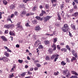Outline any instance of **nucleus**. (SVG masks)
<instances>
[{"instance_id":"nucleus-37","label":"nucleus","mask_w":78,"mask_h":78,"mask_svg":"<svg viewBox=\"0 0 78 78\" xmlns=\"http://www.w3.org/2000/svg\"><path fill=\"white\" fill-rule=\"evenodd\" d=\"M14 27V25L13 24H10V28H12Z\"/></svg>"},{"instance_id":"nucleus-13","label":"nucleus","mask_w":78,"mask_h":78,"mask_svg":"<svg viewBox=\"0 0 78 78\" xmlns=\"http://www.w3.org/2000/svg\"><path fill=\"white\" fill-rule=\"evenodd\" d=\"M64 2H62V4L61 5L60 8L61 10H63V8H64Z\"/></svg>"},{"instance_id":"nucleus-15","label":"nucleus","mask_w":78,"mask_h":78,"mask_svg":"<svg viewBox=\"0 0 78 78\" xmlns=\"http://www.w3.org/2000/svg\"><path fill=\"white\" fill-rule=\"evenodd\" d=\"M71 73L73 75H76L77 76H78V74L75 71H71Z\"/></svg>"},{"instance_id":"nucleus-1","label":"nucleus","mask_w":78,"mask_h":78,"mask_svg":"<svg viewBox=\"0 0 78 78\" xmlns=\"http://www.w3.org/2000/svg\"><path fill=\"white\" fill-rule=\"evenodd\" d=\"M61 29L64 33L67 32V31L69 30V26H68V24H65Z\"/></svg>"},{"instance_id":"nucleus-62","label":"nucleus","mask_w":78,"mask_h":78,"mask_svg":"<svg viewBox=\"0 0 78 78\" xmlns=\"http://www.w3.org/2000/svg\"><path fill=\"white\" fill-rule=\"evenodd\" d=\"M69 36H70V37H72V34L70 33V32H69Z\"/></svg>"},{"instance_id":"nucleus-60","label":"nucleus","mask_w":78,"mask_h":78,"mask_svg":"<svg viewBox=\"0 0 78 78\" xmlns=\"http://www.w3.org/2000/svg\"><path fill=\"white\" fill-rule=\"evenodd\" d=\"M73 7H74V9H76V8H77V6L76 5H73Z\"/></svg>"},{"instance_id":"nucleus-16","label":"nucleus","mask_w":78,"mask_h":78,"mask_svg":"<svg viewBox=\"0 0 78 78\" xmlns=\"http://www.w3.org/2000/svg\"><path fill=\"white\" fill-rule=\"evenodd\" d=\"M10 8L11 9H14V8H15V6H14V5H12L10 6Z\"/></svg>"},{"instance_id":"nucleus-34","label":"nucleus","mask_w":78,"mask_h":78,"mask_svg":"<svg viewBox=\"0 0 78 78\" xmlns=\"http://www.w3.org/2000/svg\"><path fill=\"white\" fill-rule=\"evenodd\" d=\"M37 9V5H35L33 7L34 11H36Z\"/></svg>"},{"instance_id":"nucleus-9","label":"nucleus","mask_w":78,"mask_h":78,"mask_svg":"<svg viewBox=\"0 0 78 78\" xmlns=\"http://www.w3.org/2000/svg\"><path fill=\"white\" fill-rule=\"evenodd\" d=\"M71 28L73 30H76V28H75V26L74 25V24H72L71 25Z\"/></svg>"},{"instance_id":"nucleus-50","label":"nucleus","mask_w":78,"mask_h":78,"mask_svg":"<svg viewBox=\"0 0 78 78\" xmlns=\"http://www.w3.org/2000/svg\"><path fill=\"white\" fill-rule=\"evenodd\" d=\"M73 1L76 3V4H78V0H73Z\"/></svg>"},{"instance_id":"nucleus-4","label":"nucleus","mask_w":78,"mask_h":78,"mask_svg":"<svg viewBox=\"0 0 78 78\" xmlns=\"http://www.w3.org/2000/svg\"><path fill=\"white\" fill-rule=\"evenodd\" d=\"M51 47L53 48H54L53 49V50H54V51H55V50H56V45L55 43H53V44L51 45Z\"/></svg>"},{"instance_id":"nucleus-27","label":"nucleus","mask_w":78,"mask_h":78,"mask_svg":"<svg viewBox=\"0 0 78 78\" xmlns=\"http://www.w3.org/2000/svg\"><path fill=\"white\" fill-rule=\"evenodd\" d=\"M32 23L33 24H37V21L36 20H34L32 21Z\"/></svg>"},{"instance_id":"nucleus-38","label":"nucleus","mask_w":78,"mask_h":78,"mask_svg":"<svg viewBox=\"0 0 78 78\" xmlns=\"http://www.w3.org/2000/svg\"><path fill=\"white\" fill-rule=\"evenodd\" d=\"M57 48L58 50H60V49H61V47L59 46V45H57Z\"/></svg>"},{"instance_id":"nucleus-7","label":"nucleus","mask_w":78,"mask_h":78,"mask_svg":"<svg viewBox=\"0 0 78 78\" xmlns=\"http://www.w3.org/2000/svg\"><path fill=\"white\" fill-rule=\"evenodd\" d=\"M3 60L4 62H8V58L5 57H3Z\"/></svg>"},{"instance_id":"nucleus-64","label":"nucleus","mask_w":78,"mask_h":78,"mask_svg":"<svg viewBox=\"0 0 78 78\" xmlns=\"http://www.w3.org/2000/svg\"><path fill=\"white\" fill-rule=\"evenodd\" d=\"M14 76V75H10L9 76V78H12V77H13Z\"/></svg>"},{"instance_id":"nucleus-32","label":"nucleus","mask_w":78,"mask_h":78,"mask_svg":"<svg viewBox=\"0 0 78 78\" xmlns=\"http://www.w3.org/2000/svg\"><path fill=\"white\" fill-rule=\"evenodd\" d=\"M67 72H68V69H66V70H63V73H64V74H66Z\"/></svg>"},{"instance_id":"nucleus-49","label":"nucleus","mask_w":78,"mask_h":78,"mask_svg":"<svg viewBox=\"0 0 78 78\" xmlns=\"http://www.w3.org/2000/svg\"><path fill=\"white\" fill-rule=\"evenodd\" d=\"M37 67H41V64L38 63L37 64Z\"/></svg>"},{"instance_id":"nucleus-26","label":"nucleus","mask_w":78,"mask_h":78,"mask_svg":"<svg viewBox=\"0 0 78 78\" xmlns=\"http://www.w3.org/2000/svg\"><path fill=\"white\" fill-rule=\"evenodd\" d=\"M45 8L46 9H49V5H48V4H46L45 5Z\"/></svg>"},{"instance_id":"nucleus-28","label":"nucleus","mask_w":78,"mask_h":78,"mask_svg":"<svg viewBox=\"0 0 78 78\" xmlns=\"http://www.w3.org/2000/svg\"><path fill=\"white\" fill-rule=\"evenodd\" d=\"M64 14H65V13H64V12L63 11H62V13H61V15L62 16V17H64Z\"/></svg>"},{"instance_id":"nucleus-22","label":"nucleus","mask_w":78,"mask_h":78,"mask_svg":"<svg viewBox=\"0 0 78 78\" xmlns=\"http://www.w3.org/2000/svg\"><path fill=\"white\" fill-rule=\"evenodd\" d=\"M57 41L58 38H55L54 39V41H53V42H54V43L55 44L57 42Z\"/></svg>"},{"instance_id":"nucleus-6","label":"nucleus","mask_w":78,"mask_h":78,"mask_svg":"<svg viewBox=\"0 0 78 78\" xmlns=\"http://www.w3.org/2000/svg\"><path fill=\"white\" fill-rule=\"evenodd\" d=\"M1 38L3 41H8L5 36H1Z\"/></svg>"},{"instance_id":"nucleus-58","label":"nucleus","mask_w":78,"mask_h":78,"mask_svg":"<svg viewBox=\"0 0 78 78\" xmlns=\"http://www.w3.org/2000/svg\"><path fill=\"white\" fill-rule=\"evenodd\" d=\"M7 20H9V21H10V22H12V21H11V20L9 18H9L7 19Z\"/></svg>"},{"instance_id":"nucleus-31","label":"nucleus","mask_w":78,"mask_h":78,"mask_svg":"<svg viewBox=\"0 0 78 78\" xmlns=\"http://www.w3.org/2000/svg\"><path fill=\"white\" fill-rule=\"evenodd\" d=\"M27 13V12L26 11L24 10L23 12H22V14L23 15H25V14Z\"/></svg>"},{"instance_id":"nucleus-20","label":"nucleus","mask_w":78,"mask_h":78,"mask_svg":"<svg viewBox=\"0 0 78 78\" xmlns=\"http://www.w3.org/2000/svg\"><path fill=\"white\" fill-rule=\"evenodd\" d=\"M9 34H10L11 36V35H12V36H15V34H14V33L12 31H10L9 32Z\"/></svg>"},{"instance_id":"nucleus-17","label":"nucleus","mask_w":78,"mask_h":78,"mask_svg":"<svg viewBox=\"0 0 78 78\" xmlns=\"http://www.w3.org/2000/svg\"><path fill=\"white\" fill-rule=\"evenodd\" d=\"M44 43L46 45H48V44H50V41L46 40L44 41Z\"/></svg>"},{"instance_id":"nucleus-51","label":"nucleus","mask_w":78,"mask_h":78,"mask_svg":"<svg viewBox=\"0 0 78 78\" xmlns=\"http://www.w3.org/2000/svg\"><path fill=\"white\" fill-rule=\"evenodd\" d=\"M34 63H36V62H39V61L38 60H36L34 61Z\"/></svg>"},{"instance_id":"nucleus-46","label":"nucleus","mask_w":78,"mask_h":78,"mask_svg":"<svg viewBox=\"0 0 78 78\" xmlns=\"http://www.w3.org/2000/svg\"><path fill=\"white\" fill-rule=\"evenodd\" d=\"M66 61L68 62H70V61L69 60V59L68 58H66Z\"/></svg>"},{"instance_id":"nucleus-21","label":"nucleus","mask_w":78,"mask_h":78,"mask_svg":"<svg viewBox=\"0 0 78 78\" xmlns=\"http://www.w3.org/2000/svg\"><path fill=\"white\" fill-rule=\"evenodd\" d=\"M38 48L39 49H44V47L42 45H39L38 47Z\"/></svg>"},{"instance_id":"nucleus-52","label":"nucleus","mask_w":78,"mask_h":78,"mask_svg":"<svg viewBox=\"0 0 78 78\" xmlns=\"http://www.w3.org/2000/svg\"><path fill=\"white\" fill-rule=\"evenodd\" d=\"M63 49V51H64V52H67V49L64 48Z\"/></svg>"},{"instance_id":"nucleus-33","label":"nucleus","mask_w":78,"mask_h":78,"mask_svg":"<svg viewBox=\"0 0 78 78\" xmlns=\"http://www.w3.org/2000/svg\"><path fill=\"white\" fill-rule=\"evenodd\" d=\"M76 57H73V58L71 59V62H73V60H76Z\"/></svg>"},{"instance_id":"nucleus-45","label":"nucleus","mask_w":78,"mask_h":78,"mask_svg":"<svg viewBox=\"0 0 78 78\" xmlns=\"http://www.w3.org/2000/svg\"><path fill=\"white\" fill-rule=\"evenodd\" d=\"M18 12H14V15L15 16H17L18 15Z\"/></svg>"},{"instance_id":"nucleus-39","label":"nucleus","mask_w":78,"mask_h":78,"mask_svg":"<svg viewBox=\"0 0 78 78\" xmlns=\"http://www.w3.org/2000/svg\"><path fill=\"white\" fill-rule=\"evenodd\" d=\"M73 55V56H75V57H76V58H78V55H77V53H76V52L75 53H74Z\"/></svg>"},{"instance_id":"nucleus-43","label":"nucleus","mask_w":78,"mask_h":78,"mask_svg":"<svg viewBox=\"0 0 78 78\" xmlns=\"http://www.w3.org/2000/svg\"><path fill=\"white\" fill-rule=\"evenodd\" d=\"M71 51L72 52V54L73 55L74 54H75V50H72Z\"/></svg>"},{"instance_id":"nucleus-61","label":"nucleus","mask_w":78,"mask_h":78,"mask_svg":"<svg viewBox=\"0 0 78 78\" xmlns=\"http://www.w3.org/2000/svg\"><path fill=\"white\" fill-rule=\"evenodd\" d=\"M8 30H5V34H8Z\"/></svg>"},{"instance_id":"nucleus-48","label":"nucleus","mask_w":78,"mask_h":78,"mask_svg":"<svg viewBox=\"0 0 78 78\" xmlns=\"http://www.w3.org/2000/svg\"><path fill=\"white\" fill-rule=\"evenodd\" d=\"M41 12L44 14H45V13H46V12L45 11L42 10L41 11Z\"/></svg>"},{"instance_id":"nucleus-54","label":"nucleus","mask_w":78,"mask_h":78,"mask_svg":"<svg viewBox=\"0 0 78 78\" xmlns=\"http://www.w3.org/2000/svg\"><path fill=\"white\" fill-rule=\"evenodd\" d=\"M14 16H14V14H11V15L10 16V17L11 18H12V17H14Z\"/></svg>"},{"instance_id":"nucleus-18","label":"nucleus","mask_w":78,"mask_h":78,"mask_svg":"<svg viewBox=\"0 0 78 78\" xmlns=\"http://www.w3.org/2000/svg\"><path fill=\"white\" fill-rule=\"evenodd\" d=\"M66 48L70 52L71 51V49H70V46L68 45H67L66 46Z\"/></svg>"},{"instance_id":"nucleus-23","label":"nucleus","mask_w":78,"mask_h":78,"mask_svg":"<svg viewBox=\"0 0 78 78\" xmlns=\"http://www.w3.org/2000/svg\"><path fill=\"white\" fill-rule=\"evenodd\" d=\"M61 64L62 66H65V65L66 64V63L64 61H62L61 62Z\"/></svg>"},{"instance_id":"nucleus-41","label":"nucleus","mask_w":78,"mask_h":78,"mask_svg":"<svg viewBox=\"0 0 78 78\" xmlns=\"http://www.w3.org/2000/svg\"><path fill=\"white\" fill-rule=\"evenodd\" d=\"M50 59V57L48 56H47L46 57V60H49Z\"/></svg>"},{"instance_id":"nucleus-24","label":"nucleus","mask_w":78,"mask_h":78,"mask_svg":"<svg viewBox=\"0 0 78 78\" xmlns=\"http://www.w3.org/2000/svg\"><path fill=\"white\" fill-rule=\"evenodd\" d=\"M3 3L4 4V5H6L8 4V2L6 0H4L3 1Z\"/></svg>"},{"instance_id":"nucleus-40","label":"nucleus","mask_w":78,"mask_h":78,"mask_svg":"<svg viewBox=\"0 0 78 78\" xmlns=\"http://www.w3.org/2000/svg\"><path fill=\"white\" fill-rule=\"evenodd\" d=\"M26 74V73L24 72V73H23L22 74H21V76H24Z\"/></svg>"},{"instance_id":"nucleus-19","label":"nucleus","mask_w":78,"mask_h":78,"mask_svg":"<svg viewBox=\"0 0 78 78\" xmlns=\"http://www.w3.org/2000/svg\"><path fill=\"white\" fill-rule=\"evenodd\" d=\"M70 75V72H69V71H68L67 73V74L66 75V78H69Z\"/></svg>"},{"instance_id":"nucleus-42","label":"nucleus","mask_w":78,"mask_h":78,"mask_svg":"<svg viewBox=\"0 0 78 78\" xmlns=\"http://www.w3.org/2000/svg\"><path fill=\"white\" fill-rule=\"evenodd\" d=\"M73 11V9H70L69 11V12L70 13H72Z\"/></svg>"},{"instance_id":"nucleus-10","label":"nucleus","mask_w":78,"mask_h":78,"mask_svg":"<svg viewBox=\"0 0 78 78\" xmlns=\"http://www.w3.org/2000/svg\"><path fill=\"white\" fill-rule=\"evenodd\" d=\"M36 19L38 20L42 21L43 20V18H41L40 16H36Z\"/></svg>"},{"instance_id":"nucleus-59","label":"nucleus","mask_w":78,"mask_h":78,"mask_svg":"<svg viewBox=\"0 0 78 78\" xmlns=\"http://www.w3.org/2000/svg\"><path fill=\"white\" fill-rule=\"evenodd\" d=\"M38 70V68L37 67H35L34 68V70H35V71L36 70Z\"/></svg>"},{"instance_id":"nucleus-25","label":"nucleus","mask_w":78,"mask_h":78,"mask_svg":"<svg viewBox=\"0 0 78 78\" xmlns=\"http://www.w3.org/2000/svg\"><path fill=\"white\" fill-rule=\"evenodd\" d=\"M57 16L58 18V20H61V17L60 16V15L59 14H58L57 15Z\"/></svg>"},{"instance_id":"nucleus-55","label":"nucleus","mask_w":78,"mask_h":78,"mask_svg":"<svg viewBox=\"0 0 78 78\" xmlns=\"http://www.w3.org/2000/svg\"><path fill=\"white\" fill-rule=\"evenodd\" d=\"M28 1H29V0H23V2H24L26 3L27 2H28Z\"/></svg>"},{"instance_id":"nucleus-3","label":"nucleus","mask_w":78,"mask_h":78,"mask_svg":"<svg viewBox=\"0 0 78 78\" xmlns=\"http://www.w3.org/2000/svg\"><path fill=\"white\" fill-rule=\"evenodd\" d=\"M39 44H41V42L39 40H38L35 43L34 46L37 47L39 45Z\"/></svg>"},{"instance_id":"nucleus-63","label":"nucleus","mask_w":78,"mask_h":78,"mask_svg":"<svg viewBox=\"0 0 78 78\" xmlns=\"http://www.w3.org/2000/svg\"><path fill=\"white\" fill-rule=\"evenodd\" d=\"M60 45H64V43H61Z\"/></svg>"},{"instance_id":"nucleus-8","label":"nucleus","mask_w":78,"mask_h":78,"mask_svg":"<svg viewBox=\"0 0 78 78\" xmlns=\"http://www.w3.org/2000/svg\"><path fill=\"white\" fill-rule=\"evenodd\" d=\"M35 30L36 31H39V30H41V29L40 28L39 26H37L35 27Z\"/></svg>"},{"instance_id":"nucleus-47","label":"nucleus","mask_w":78,"mask_h":78,"mask_svg":"<svg viewBox=\"0 0 78 78\" xmlns=\"http://www.w3.org/2000/svg\"><path fill=\"white\" fill-rule=\"evenodd\" d=\"M58 73H59V72L58 71L57 72V73L55 72L54 73V74L55 76L58 75Z\"/></svg>"},{"instance_id":"nucleus-57","label":"nucleus","mask_w":78,"mask_h":78,"mask_svg":"<svg viewBox=\"0 0 78 78\" xmlns=\"http://www.w3.org/2000/svg\"><path fill=\"white\" fill-rule=\"evenodd\" d=\"M56 5H57V4H54V3L52 4V6H53V7H55V6H56Z\"/></svg>"},{"instance_id":"nucleus-36","label":"nucleus","mask_w":78,"mask_h":78,"mask_svg":"<svg viewBox=\"0 0 78 78\" xmlns=\"http://www.w3.org/2000/svg\"><path fill=\"white\" fill-rule=\"evenodd\" d=\"M57 1V0H51V2L52 3V4H53L54 3H55V2H56Z\"/></svg>"},{"instance_id":"nucleus-14","label":"nucleus","mask_w":78,"mask_h":78,"mask_svg":"<svg viewBox=\"0 0 78 78\" xmlns=\"http://www.w3.org/2000/svg\"><path fill=\"white\" fill-rule=\"evenodd\" d=\"M78 16V12H77L74 13V14L72 15V16H74L75 17H77Z\"/></svg>"},{"instance_id":"nucleus-30","label":"nucleus","mask_w":78,"mask_h":78,"mask_svg":"<svg viewBox=\"0 0 78 78\" xmlns=\"http://www.w3.org/2000/svg\"><path fill=\"white\" fill-rule=\"evenodd\" d=\"M4 55H5L7 57H8L9 56V54L7 53L6 52H4Z\"/></svg>"},{"instance_id":"nucleus-2","label":"nucleus","mask_w":78,"mask_h":78,"mask_svg":"<svg viewBox=\"0 0 78 78\" xmlns=\"http://www.w3.org/2000/svg\"><path fill=\"white\" fill-rule=\"evenodd\" d=\"M51 17H52V16H47L45 17H44L43 19L44 22H46L48 20H49L50 19Z\"/></svg>"},{"instance_id":"nucleus-5","label":"nucleus","mask_w":78,"mask_h":78,"mask_svg":"<svg viewBox=\"0 0 78 78\" xmlns=\"http://www.w3.org/2000/svg\"><path fill=\"white\" fill-rule=\"evenodd\" d=\"M17 26V28H19L20 29H21V30L22 29V26L20 25V22H18Z\"/></svg>"},{"instance_id":"nucleus-11","label":"nucleus","mask_w":78,"mask_h":78,"mask_svg":"<svg viewBox=\"0 0 78 78\" xmlns=\"http://www.w3.org/2000/svg\"><path fill=\"white\" fill-rule=\"evenodd\" d=\"M53 49H52L51 48H49V49L48 50V51L49 53L50 54H51L52 53H53Z\"/></svg>"},{"instance_id":"nucleus-56","label":"nucleus","mask_w":78,"mask_h":78,"mask_svg":"<svg viewBox=\"0 0 78 78\" xmlns=\"http://www.w3.org/2000/svg\"><path fill=\"white\" fill-rule=\"evenodd\" d=\"M7 51L8 52H10V53L12 52L11 51L9 48L7 49Z\"/></svg>"},{"instance_id":"nucleus-35","label":"nucleus","mask_w":78,"mask_h":78,"mask_svg":"<svg viewBox=\"0 0 78 78\" xmlns=\"http://www.w3.org/2000/svg\"><path fill=\"white\" fill-rule=\"evenodd\" d=\"M69 78H78L77 76H72L71 77H69Z\"/></svg>"},{"instance_id":"nucleus-29","label":"nucleus","mask_w":78,"mask_h":78,"mask_svg":"<svg viewBox=\"0 0 78 78\" xmlns=\"http://www.w3.org/2000/svg\"><path fill=\"white\" fill-rule=\"evenodd\" d=\"M55 56H56V55H52V56L51 57V59H53L55 58Z\"/></svg>"},{"instance_id":"nucleus-12","label":"nucleus","mask_w":78,"mask_h":78,"mask_svg":"<svg viewBox=\"0 0 78 78\" xmlns=\"http://www.w3.org/2000/svg\"><path fill=\"white\" fill-rule=\"evenodd\" d=\"M4 28H7V29H8V28H10V24H6L4 25Z\"/></svg>"},{"instance_id":"nucleus-44","label":"nucleus","mask_w":78,"mask_h":78,"mask_svg":"<svg viewBox=\"0 0 78 78\" xmlns=\"http://www.w3.org/2000/svg\"><path fill=\"white\" fill-rule=\"evenodd\" d=\"M18 62H19V63H20L21 64H22V62H23V60H21L20 59L18 60Z\"/></svg>"},{"instance_id":"nucleus-53","label":"nucleus","mask_w":78,"mask_h":78,"mask_svg":"<svg viewBox=\"0 0 78 78\" xmlns=\"http://www.w3.org/2000/svg\"><path fill=\"white\" fill-rule=\"evenodd\" d=\"M58 59V57H56V58H55V59H54V62H56V61L57 60V59Z\"/></svg>"}]
</instances>
